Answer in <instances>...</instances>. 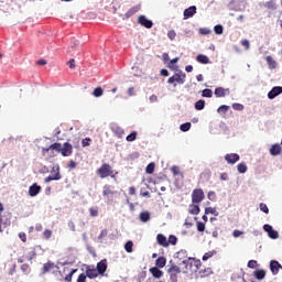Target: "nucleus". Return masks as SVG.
Returning <instances> with one entry per match:
<instances>
[{"label":"nucleus","instance_id":"nucleus-1","mask_svg":"<svg viewBox=\"0 0 282 282\" xmlns=\"http://www.w3.org/2000/svg\"><path fill=\"white\" fill-rule=\"evenodd\" d=\"M51 149L56 151L57 153H61L63 158H69L74 153V145L69 142H65L64 144H61L58 142L52 143Z\"/></svg>","mask_w":282,"mask_h":282},{"label":"nucleus","instance_id":"nucleus-2","mask_svg":"<svg viewBox=\"0 0 282 282\" xmlns=\"http://www.w3.org/2000/svg\"><path fill=\"white\" fill-rule=\"evenodd\" d=\"M176 260L178 265H185V270H191V268H193V262L195 261V258L188 257V251L182 249L176 252Z\"/></svg>","mask_w":282,"mask_h":282},{"label":"nucleus","instance_id":"nucleus-3","mask_svg":"<svg viewBox=\"0 0 282 282\" xmlns=\"http://www.w3.org/2000/svg\"><path fill=\"white\" fill-rule=\"evenodd\" d=\"M185 83L186 73H183L181 69L176 70V73L167 79V84L173 85V87H177V85H184Z\"/></svg>","mask_w":282,"mask_h":282},{"label":"nucleus","instance_id":"nucleus-4","mask_svg":"<svg viewBox=\"0 0 282 282\" xmlns=\"http://www.w3.org/2000/svg\"><path fill=\"white\" fill-rule=\"evenodd\" d=\"M51 173H55L53 176L48 175L44 178L45 184H48V182H58V180H62L63 176L61 175V166L58 164H55L52 167Z\"/></svg>","mask_w":282,"mask_h":282},{"label":"nucleus","instance_id":"nucleus-5","mask_svg":"<svg viewBox=\"0 0 282 282\" xmlns=\"http://www.w3.org/2000/svg\"><path fill=\"white\" fill-rule=\"evenodd\" d=\"M167 272L170 274V282H177V276L182 273V269L176 264H171Z\"/></svg>","mask_w":282,"mask_h":282},{"label":"nucleus","instance_id":"nucleus-6","mask_svg":"<svg viewBox=\"0 0 282 282\" xmlns=\"http://www.w3.org/2000/svg\"><path fill=\"white\" fill-rule=\"evenodd\" d=\"M204 189L196 188L192 193V202L193 204H199L200 202H204Z\"/></svg>","mask_w":282,"mask_h":282},{"label":"nucleus","instance_id":"nucleus-7","mask_svg":"<svg viewBox=\"0 0 282 282\" xmlns=\"http://www.w3.org/2000/svg\"><path fill=\"white\" fill-rule=\"evenodd\" d=\"M98 174L100 175L101 180H105V177H109V175H111V166L107 163L102 164L98 169Z\"/></svg>","mask_w":282,"mask_h":282},{"label":"nucleus","instance_id":"nucleus-8","mask_svg":"<svg viewBox=\"0 0 282 282\" xmlns=\"http://www.w3.org/2000/svg\"><path fill=\"white\" fill-rule=\"evenodd\" d=\"M197 14V7L196 6H191L187 9L183 11V17L184 19H193Z\"/></svg>","mask_w":282,"mask_h":282},{"label":"nucleus","instance_id":"nucleus-9","mask_svg":"<svg viewBox=\"0 0 282 282\" xmlns=\"http://www.w3.org/2000/svg\"><path fill=\"white\" fill-rule=\"evenodd\" d=\"M239 160H241V158L237 153H229L225 155V161L227 162V164H237Z\"/></svg>","mask_w":282,"mask_h":282},{"label":"nucleus","instance_id":"nucleus-10","mask_svg":"<svg viewBox=\"0 0 282 282\" xmlns=\"http://www.w3.org/2000/svg\"><path fill=\"white\" fill-rule=\"evenodd\" d=\"M138 23H140V25L143 28H147V30H151V28H153V21L147 19V15H140Z\"/></svg>","mask_w":282,"mask_h":282},{"label":"nucleus","instance_id":"nucleus-11","mask_svg":"<svg viewBox=\"0 0 282 282\" xmlns=\"http://www.w3.org/2000/svg\"><path fill=\"white\" fill-rule=\"evenodd\" d=\"M282 94V86H274L269 93L268 98L269 100H274L276 96H281Z\"/></svg>","mask_w":282,"mask_h":282},{"label":"nucleus","instance_id":"nucleus-12","mask_svg":"<svg viewBox=\"0 0 282 282\" xmlns=\"http://www.w3.org/2000/svg\"><path fill=\"white\" fill-rule=\"evenodd\" d=\"M41 185H39V183H33L30 187H29V196L30 197H36V195H39V193H41Z\"/></svg>","mask_w":282,"mask_h":282},{"label":"nucleus","instance_id":"nucleus-13","mask_svg":"<svg viewBox=\"0 0 282 282\" xmlns=\"http://www.w3.org/2000/svg\"><path fill=\"white\" fill-rule=\"evenodd\" d=\"M282 152V148L281 144L279 143H274L271 145V148L269 149V153L270 155H272V158H276L278 155H281Z\"/></svg>","mask_w":282,"mask_h":282},{"label":"nucleus","instance_id":"nucleus-14","mask_svg":"<svg viewBox=\"0 0 282 282\" xmlns=\"http://www.w3.org/2000/svg\"><path fill=\"white\" fill-rule=\"evenodd\" d=\"M269 267H270L272 274H274V275L279 274V271L282 270L281 263H279V261H276V260H271Z\"/></svg>","mask_w":282,"mask_h":282},{"label":"nucleus","instance_id":"nucleus-15","mask_svg":"<svg viewBox=\"0 0 282 282\" xmlns=\"http://www.w3.org/2000/svg\"><path fill=\"white\" fill-rule=\"evenodd\" d=\"M226 91L228 94H230V89L229 88L217 87L214 90V96H216V98H226Z\"/></svg>","mask_w":282,"mask_h":282},{"label":"nucleus","instance_id":"nucleus-16","mask_svg":"<svg viewBox=\"0 0 282 282\" xmlns=\"http://www.w3.org/2000/svg\"><path fill=\"white\" fill-rule=\"evenodd\" d=\"M97 272H99L101 276L105 275L107 272V259H104L97 263Z\"/></svg>","mask_w":282,"mask_h":282},{"label":"nucleus","instance_id":"nucleus-17","mask_svg":"<svg viewBox=\"0 0 282 282\" xmlns=\"http://www.w3.org/2000/svg\"><path fill=\"white\" fill-rule=\"evenodd\" d=\"M99 275L100 273L97 269H91L89 267L86 269V276H88V279H98Z\"/></svg>","mask_w":282,"mask_h":282},{"label":"nucleus","instance_id":"nucleus-18","mask_svg":"<svg viewBox=\"0 0 282 282\" xmlns=\"http://www.w3.org/2000/svg\"><path fill=\"white\" fill-rule=\"evenodd\" d=\"M8 226H10V219L0 214V232H3V229L8 228Z\"/></svg>","mask_w":282,"mask_h":282},{"label":"nucleus","instance_id":"nucleus-19","mask_svg":"<svg viewBox=\"0 0 282 282\" xmlns=\"http://www.w3.org/2000/svg\"><path fill=\"white\" fill-rule=\"evenodd\" d=\"M150 272H151L152 276H154V279H162V276H164V272L162 270H160V268H158V267L151 268Z\"/></svg>","mask_w":282,"mask_h":282},{"label":"nucleus","instance_id":"nucleus-20","mask_svg":"<svg viewBox=\"0 0 282 282\" xmlns=\"http://www.w3.org/2000/svg\"><path fill=\"white\" fill-rule=\"evenodd\" d=\"M178 62H180V57L172 58L170 61V63L167 64L169 69H172L173 72H178L180 70V66L175 65Z\"/></svg>","mask_w":282,"mask_h":282},{"label":"nucleus","instance_id":"nucleus-21","mask_svg":"<svg viewBox=\"0 0 282 282\" xmlns=\"http://www.w3.org/2000/svg\"><path fill=\"white\" fill-rule=\"evenodd\" d=\"M196 61L197 63H200V65H208L210 63V58L204 54H198Z\"/></svg>","mask_w":282,"mask_h":282},{"label":"nucleus","instance_id":"nucleus-22","mask_svg":"<svg viewBox=\"0 0 282 282\" xmlns=\"http://www.w3.org/2000/svg\"><path fill=\"white\" fill-rule=\"evenodd\" d=\"M54 268H56V264L52 261H48L44 263L42 272L43 274H47V272H51V270H54Z\"/></svg>","mask_w":282,"mask_h":282},{"label":"nucleus","instance_id":"nucleus-23","mask_svg":"<svg viewBox=\"0 0 282 282\" xmlns=\"http://www.w3.org/2000/svg\"><path fill=\"white\" fill-rule=\"evenodd\" d=\"M156 241H158L159 246H163V248H167V246H169V240H166V238L162 234H159L156 236Z\"/></svg>","mask_w":282,"mask_h":282},{"label":"nucleus","instance_id":"nucleus-24","mask_svg":"<svg viewBox=\"0 0 282 282\" xmlns=\"http://www.w3.org/2000/svg\"><path fill=\"white\" fill-rule=\"evenodd\" d=\"M205 108H206V100L204 99H199L194 104V109H196V111H204Z\"/></svg>","mask_w":282,"mask_h":282},{"label":"nucleus","instance_id":"nucleus-25","mask_svg":"<svg viewBox=\"0 0 282 282\" xmlns=\"http://www.w3.org/2000/svg\"><path fill=\"white\" fill-rule=\"evenodd\" d=\"M111 130L117 138H122L124 135V129H122L120 126H112Z\"/></svg>","mask_w":282,"mask_h":282},{"label":"nucleus","instance_id":"nucleus-26","mask_svg":"<svg viewBox=\"0 0 282 282\" xmlns=\"http://www.w3.org/2000/svg\"><path fill=\"white\" fill-rule=\"evenodd\" d=\"M253 276L258 280V281H263V279H265V270L263 269H258L253 272Z\"/></svg>","mask_w":282,"mask_h":282},{"label":"nucleus","instance_id":"nucleus-27","mask_svg":"<svg viewBox=\"0 0 282 282\" xmlns=\"http://www.w3.org/2000/svg\"><path fill=\"white\" fill-rule=\"evenodd\" d=\"M265 61L268 63L269 69H276V61H274V58H272V56L268 55L265 57Z\"/></svg>","mask_w":282,"mask_h":282},{"label":"nucleus","instance_id":"nucleus-28","mask_svg":"<svg viewBox=\"0 0 282 282\" xmlns=\"http://www.w3.org/2000/svg\"><path fill=\"white\" fill-rule=\"evenodd\" d=\"M155 265L156 268H164L166 265V258L164 257H159L156 260H155Z\"/></svg>","mask_w":282,"mask_h":282},{"label":"nucleus","instance_id":"nucleus-29","mask_svg":"<svg viewBox=\"0 0 282 282\" xmlns=\"http://www.w3.org/2000/svg\"><path fill=\"white\" fill-rule=\"evenodd\" d=\"M127 142H135L138 140V131H132L126 137Z\"/></svg>","mask_w":282,"mask_h":282},{"label":"nucleus","instance_id":"nucleus-30","mask_svg":"<svg viewBox=\"0 0 282 282\" xmlns=\"http://www.w3.org/2000/svg\"><path fill=\"white\" fill-rule=\"evenodd\" d=\"M154 172H155V163L151 162L147 165L145 173H148V175H153Z\"/></svg>","mask_w":282,"mask_h":282},{"label":"nucleus","instance_id":"nucleus-31","mask_svg":"<svg viewBox=\"0 0 282 282\" xmlns=\"http://www.w3.org/2000/svg\"><path fill=\"white\" fill-rule=\"evenodd\" d=\"M105 94V90H102V87H96L93 91V96L95 98H100Z\"/></svg>","mask_w":282,"mask_h":282},{"label":"nucleus","instance_id":"nucleus-32","mask_svg":"<svg viewBox=\"0 0 282 282\" xmlns=\"http://www.w3.org/2000/svg\"><path fill=\"white\" fill-rule=\"evenodd\" d=\"M237 171L240 174L247 173L248 172V165H246V163H239L237 165Z\"/></svg>","mask_w":282,"mask_h":282},{"label":"nucleus","instance_id":"nucleus-33","mask_svg":"<svg viewBox=\"0 0 282 282\" xmlns=\"http://www.w3.org/2000/svg\"><path fill=\"white\" fill-rule=\"evenodd\" d=\"M140 11V6L132 7L127 13L126 17L129 19V17H133L135 12Z\"/></svg>","mask_w":282,"mask_h":282},{"label":"nucleus","instance_id":"nucleus-34","mask_svg":"<svg viewBox=\"0 0 282 282\" xmlns=\"http://www.w3.org/2000/svg\"><path fill=\"white\" fill-rule=\"evenodd\" d=\"M200 94L203 98H210L213 96V90L210 88H205Z\"/></svg>","mask_w":282,"mask_h":282},{"label":"nucleus","instance_id":"nucleus-35","mask_svg":"<svg viewBox=\"0 0 282 282\" xmlns=\"http://www.w3.org/2000/svg\"><path fill=\"white\" fill-rule=\"evenodd\" d=\"M191 127H192V123L191 122H185V123H182L180 126V130L183 132V133H186V131H191Z\"/></svg>","mask_w":282,"mask_h":282},{"label":"nucleus","instance_id":"nucleus-36","mask_svg":"<svg viewBox=\"0 0 282 282\" xmlns=\"http://www.w3.org/2000/svg\"><path fill=\"white\" fill-rule=\"evenodd\" d=\"M214 32H215V34H217V36H220V34H224V25L216 24L214 26Z\"/></svg>","mask_w":282,"mask_h":282},{"label":"nucleus","instance_id":"nucleus-37","mask_svg":"<svg viewBox=\"0 0 282 282\" xmlns=\"http://www.w3.org/2000/svg\"><path fill=\"white\" fill-rule=\"evenodd\" d=\"M78 272V269H72V271L64 278L66 282H72V279H74V274Z\"/></svg>","mask_w":282,"mask_h":282},{"label":"nucleus","instance_id":"nucleus-38","mask_svg":"<svg viewBox=\"0 0 282 282\" xmlns=\"http://www.w3.org/2000/svg\"><path fill=\"white\" fill-rule=\"evenodd\" d=\"M217 254V251H208L203 256V261H208V259H212V257H215Z\"/></svg>","mask_w":282,"mask_h":282},{"label":"nucleus","instance_id":"nucleus-39","mask_svg":"<svg viewBox=\"0 0 282 282\" xmlns=\"http://www.w3.org/2000/svg\"><path fill=\"white\" fill-rule=\"evenodd\" d=\"M124 250L128 253L133 252V241L129 240L128 242H126Z\"/></svg>","mask_w":282,"mask_h":282},{"label":"nucleus","instance_id":"nucleus-40","mask_svg":"<svg viewBox=\"0 0 282 282\" xmlns=\"http://www.w3.org/2000/svg\"><path fill=\"white\" fill-rule=\"evenodd\" d=\"M200 208H199V203H195L193 204V206H191L188 213H200Z\"/></svg>","mask_w":282,"mask_h":282},{"label":"nucleus","instance_id":"nucleus-41","mask_svg":"<svg viewBox=\"0 0 282 282\" xmlns=\"http://www.w3.org/2000/svg\"><path fill=\"white\" fill-rule=\"evenodd\" d=\"M228 109H230V106L221 105L218 107L217 111H218V113H227Z\"/></svg>","mask_w":282,"mask_h":282},{"label":"nucleus","instance_id":"nucleus-42","mask_svg":"<svg viewBox=\"0 0 282 282\" xmlns=\"http://www.w3.org/2000/svg\"><path fill=\"white\" fill-rule=\"evenodd\" d=\"M139 217H140L141 221H149V219H151V214H149V213H141Z\"/></svg>","mask_w":282,"mask_h":282},{"label":"nucleus","instance_id":"nucleus-43","mask_svg":"<svg viewBox=\"0 0 282 282\" xmlns=\"http://www.w3.org/2000/svg\"><path fill=\"white\" fill-rule=\"evenodd\" d=\"M196 228H197L198 232H204L206 230V225L202 221H198L196 224Z\"/></svg>","mask_w":282,"mask_h":282},{"label":"nucleus","instance_id":"nucleus-44","mask_svg":"<svg viewBox=\"0 0 282 282\" xmlns=\"http://www.w3.org/2000/svg\"><path fill=\"white\" fill-rule=\"evenodd\" d=\"M270 239H279V231L271 229L270 232L268 234Z\"/></svg>","mask_w":282,"mask_h":282},{"label":"nucleus","instance_id":"nucleus-45","mask_svg":"<svg viewBox=\"0 0 282 282\" xmlns=\"http://www.w3.org/2000/svg\"><path fill=\"white\" fill-rule=\"evenodd\" d=\"M198 33L202 35V36H206L208 34H210V29L208 28H200Z\"/></svg>","mask_w":282,"mask_h":282},{"label":"nucleus","instance_id":"nucleus-46","mask_svg":"<svg viewBox=\"0 0 282 282\" xmlns=\"http://www.w3.org/2000/svg\"><path fill=\"white\" fill-rule=\"evenodd\" d=\"M265 8H269V10H276V3L271 0L265 3Z\"/></svg>","mask_w":282,"mask_h":282},{"label":"nucleus","instance_id":"nucleus-47","mask_svg":"<svg viewBox=\"0 0 282 282\" xmlns=\"http://www.w3.org/2000/svg\"><path fill=\"white\" fill-rule=\"evenodd\" d=\"M175 36H177V33H175V30H171L167 32V37L170 41H175Z\"/></svg>","mask_w":282,"mask_h":282},{"label":"nucleus","instance_id":"nucleus-48","mask_svg":"<svg viewBox=\"0 0 282 282\" xmlns=\"http://www.w3.org/2000/svg\"><path fill=\"white\" fill-rule=\"evenodd\" d=\"M43 238H44V239H51V238H52V230L45 229V230L43 231Z\"/></svg>","mask_w":282,"mask_h":282},{"label":"nucleus","instance_id":"nucleus-49","mask_svg":"<svg viewBox=\"0 0 282 282\" xmlns=\"http://www.w3.org/2000/svg\"><path fill=\"white\" fill-rule=\"evenodd\" d=\"M232 109H235V111H243V105L241 104H232Z\"/></svg>","mask_w":282,"mask_h":282},{"label":"nucleus","instance_id":"nucleus-50","mask_svg":"<svg viewBox=\"0 0 282 282\" xmlns=\"http://www.w3.org/2000/svg\"><path fill=\"white\" fill-rule=\"evenodd\" d=\"M102 193L105 196L113 194V192L111 191V187H109V185L104 186Z\"/></svg>","mask_w":282,"mask_h":282},{"label":"nucleus","instance_id":"nucleus-51","mask_svg":"<svg viewBox=\"0 0 282 282\" xmlns=\"http://www.w3.org/2000/svg\"><path fill=\"white\" fill-rule=\"evenodd\" d=\"M90 142H91V138H85L82 140V147L84 148L89 147Z\"/></svg>","mask_w":282,"mask_h":282},{"label":"nucleus","instance_id":"nucleus-52","mask_svg":"<svg viewBox=\"0 0 282 282\" xmlns=\"http://www.w3.org/2000/svg\"><path fill=\"white\" fill-rule=\"evenodd\" d=\"M77 282H87V274L82 273L77 278Z\"/></svg>","mask_w":282,"mask_h":282},{"label":"nucleus","instance_id":"nucleus-53","mask_svg":"<svg viewBox=\"0 0 282 282\" xmlns=\"http://www.w3.org/2000/svg\"><path fill=\"white\" fill-rule=\"evenodd\" d=\"M260 210L262 213H270V209L268 208V205H265L264 203H260Z\"/></svg>","mask_w":282,"mask_h":282},{"label":"nucleus","instance_id":"nucleus-54","mask_svg":"<svg viewBox=\"0 0 282 282\" xmlns=\"http://www.w3.org/2000/svg\"><path fill=\"white\" fill-rule=\"evenodd\" d=\"M171 172L173 173V175H180V167L177 165H173L171 167Z\"/></svg>","mask_w":282,"mask_h":282},{"label":"nucleus","instance_id":"nucleus-55","mask_svg":"<svg viewBox=\"0 0 282 282\" xmlns=\"http://www.w3.org/2000/svg\"><path fill=\"white\" fill-rule=\"evenodd\" d=\"M109 235V231L107 229H102L100 235L98 236V239H105Z\"/></svg>","mask_w":282,"mask_h":282},{"label":"nucleus","instance_id":"nucleus-56","mask_svg":"<svg viewBox=\"0 0 282 282\" xmlns=\"http://www.w3.org/2000/svg\"><path fill=\"white\" fill-rule=\"evenodd\" d=\"M140 195H141V197H151V193L143 188L140 191Z\"/></svg>","mask_w":282,"mask_h":282},{"label":"nucleus","instance_id":"nucleus-57","mask_svg":"<svg viewBox=\"0 0 282 282\" xmlns=\"http://www.w3.org/2000/svg\"><path fill=\"white\" fill-rule=\"evenodd\" d=\"M169 243H171L172 246H175V243H177V237H175V236H170V238H169Z\"/></svg>","mask_w":282,"mask_h":282},{"label":"nucleus","instance_id":"nucleus-58","mask_svg":"<svg viewBox=\"0 0 282 282\" xmlns=\"http://www.w3.org/2000/svg\"><path fill=\"white\" fill-rule=\"evenodd\" d=\"M213 274V269L207 268L203 271V276H210Z\"/></svg>","mask_w":282,"mask_h":282},{"label":"nucleus","instance_id":"nucleus-59","mask_svg":"<svg viewBox=\"0 0 282 282\" xmlns=\"http://www.w3.org/2000/svg\"><path fill=\"white\" fill-rule=\"evenodd\" d=\"M160 74H161V76H163L164 78H166V77L170 76L169 69H166V68L161 69V70H160Z\"/></svg>","mask_w":282,"mask_h":282},{"label":"nucleus","instance_id":"nucleus-60","mask_svg":"<svg viewBox=\"0 0 282 282\" xmlns=\"http://www.w3.org/2000/svg\"><path fill=\"white\" fill-rule=\"evenodd\" d=\"M248 268H251V269L257 268V260H250V261L248 262Z\"/></svg>","mask_w":282,"mask_h":282},{"label":"nucleus","instance_id":"nucleus-61","mask_svg":"<svg viewBox=\"0 0 282 282\" xmlns=\"http://www.w3.org/2000/svg\"><path fill=\"white\" fill-rule=\"evenodd\" d=\"M21 270H22V272H30V264H28V263L22 264Z\"/></svg>","mask_w":282,"mask_h":282},{"label":"nucleus","instance_id":"nucleus-62","mask_svg":"<svg viewBox=\"0 0 282 282\" xmlns=\"http://www.w3.org/2000/svg\"><path fill=\"white\" fill-rule=\"evenodd\" d=\"M19 237H20L21 241H23V243H25V241H28V236L25 235V232H20Z\"/></svg>","mask_w":282,"mask_h":282},{"label":"nucleus","instance_id":"nucleus-63","mask_svg":"<svg viewBox=\"0 0 282 282\" xmlns=\"http://www.w3.org/2000/svg\"><path fill=\"white\" fill-rule=\"evenodd\" d=\"M220 180H221L223 182H228V180H229L228 173H221V174H220Z\"/></svg>","mask_w":282,"mask_h":282},{"label":"nucleus","instance_id":"nucleus-64","mask_svg":"<svg viewBox=\"0 0 282 282\" xmlns=\"http://www.w3.org/2000/svg\"><path fill=\"white\" fill-rule=\"evenodd\" d=\"M263 230L269 234L271 230H273V228L271 225L267 224L263 226Z\"/></svg>","mask_w":282,"mask_h":282}]
</instances>
